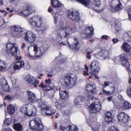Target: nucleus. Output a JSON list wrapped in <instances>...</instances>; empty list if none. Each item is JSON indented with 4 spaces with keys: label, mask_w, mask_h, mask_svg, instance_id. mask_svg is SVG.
<instances>
[{
    "label": "nucleus",
    "mask_w": 131,
    "mask_h": 131,
    "mask_svg": "<svg viewBox=\"0 0 131 131\" xmlns=\"http://www.w3.org/2000/svg\"><path fill=\"white\" fill-rule=\"evenodd\" d=\"M128 15L129 18H131V8L128 12Z\"/></svg>",
    "instance_id": "62"
},
{
    "label": "nucleus",
    "mask_w": 131,
    "mask_h": 131,
    "mask_svg": "<svg viewBox=\"0 0 131 131\" xmlns=\"http://www.w3.org/2000/svg\"><path fill=\"white\" fill-rule=\"evenodd\" d=\"M29 112L30 113L29 115H27L28 116H35L36 113V110L35 107L32 105H29L28 107L27 112Z\"/></svg>",
    "instance_id": "25"
},
{
    "label": "nucleus",
    "mask_w": 131,
    "mask_h": 131,
    "mask_svg": "<svg viewBox=\"0 0 131 131\" xmlns=\"http://www.w3.org/2000/svg\"><path fill=\"white\" fill-rule=\"evenodd\" d=\"M91 113H95L98 112L101 108V105L99 101L98 100H95L89 108Z\"/></svg>",
    "instance_id": "4"
},
{
    "label": "nucleus",
    "mask_w": 131,
    "mask_h": 131,
    "mask_svg": "<svg viewBox=\"0 0 131 131\" xmlns=\"http://www.w3.org/2000/svg\"><path fill=\"white\" fill-rule=\"evenodd\" d=\"M60 28L64 30V32L63 33V37L66 38L71 35L73 32L76 30V28L74 27L72 29L66 26H62L60 27Z\"/></svg>",
    "instance_id": "12"
},
{
    "label": "nucleus",
    "mask_w": 131,
    "mask_h": 131,
    "mask_svg": "<svg viewBox=\"0 0 131 131\" xmlns=\"http://www.w3.org/2000/svg\"><path fill=\"white\" fill-rule=\"evenodd\" d=\"M121 48H122L124 51L126 52H129L130 49V46L126 42H124Z\"/></svg>",
    "instance_id": "34"
},
{
    "label": "nucleus",
    "mask_w": 131,
    "mask_h": 131,
    "mask_svg": "<svg viewBox=\"0 0 131 131\" xmlns=\"http://www.w3.org/2000/svg\"><path fill=\"white\" fill-rule=\"evenodd\" d=\"M27 93L28 96V100L30 102L33 103L38 101L35 93L29 91H28Z\"/></svg>",
    "instance_id": "20"
},
{
    "label": "nucleus",
    "mask_w": 131,
    "mask_h": 131,
    "mask_svg": "<svg viewBox=\"0 0 131 131\" xmlns=\"http://www.w3.org/2000/svg\"><path fill=\"white\" fill-rule=\"evenodd\" d=\"M36 17H37L38 18H40V21H41V24H42V19L41 17H40L39 16H38V15H35L33 17L31 18L29 20V22L30 23H31L32 24V23H34L35 24V27H36V29L37 28H38V26H37V25H36V21H35V20H34V18H35ZM39 21H37V23H39Z\"/></svg>",
    "instance_id": "30"
},
{
    "label": "nucleus",
    "mask_w": 131,
    "mask_h": 131,
    "mask_svg": "<svg viewBox=\"0 0 131 131\" xmlns=\"http://www.w3.org/2000/svg\"><path fill=\"white\" fill-rule=\"evenodd\" d=\"M0 88L1 90L4 91L8 92L9 91L10 88L8 84L0 86Z\"/></svg>",
    "instance_id": "38"
},
{
    "label": "nucleus",
    "mask_w": 131,
    "mask_h": 131,
    "mask_svg": "<svg viewBox=\"0 0 131 131\" xmlns=\"http://www.w3.org/2000/svg\"><path fill=\"white\" fill-rule=\"evenodd\" d=\"M67 59L64 58H63L60 60V62L62 63H65L66 62Z\"/></svg>",
    "instance_id": "58"
},
{
    "label": "nucleus",
    "mask_w": 131,
    "mask_h": 131,
    "mask_svg": "<svg viewBox=\"0 0 131 131\" xmlns=\"http://www.w3.org/2000/svg\"><path fill=\"white\" fill-rule=\"evenodd\" d=\"M14 129L17 131H23V127L21 125L20 123L14 124L13 126Z\"/></svg>",
    "instance_id": "31"
},
{
    "label": "nucleus",
    "mask_w": 131,
    "mask_h": 131,
    "mask_svg": "<svg viewBox=\"0 0 131 131\" xmlns=\"http://www.w3.org/2000/svg\"><path fill=\"white\" fill-rule=\"evenodd\" d=\"M68 93L66 91H60L59 94L61 98L63 100V101L62 103L61 104H58L57 107L60 108H62L64 106L63 104L64 101V100L67 98L68 95Z\"/></svg>",
    "instance_id": "18"
},
{
    "label": "nucleus",
    "mask_w": 131,
    "mask_h": 131,
    "mask_svg": "<svg viewBox=\"0 0 131 131\" xmlns=\"http://www.w3.org/2000/svg\"><path fill=\"white\" fill-rule=\"evenodd\" d=\"M111 89L112 90L111 91H106L104 89V88H102L103 89V92L105 94L108 95H110V94H112L113 93L114 91V90L115 89V88L114 87H112V86H111Z\"/></svg>",
    "instance_id": "39"
},
{
    "label": "nucleus",
    "mask_w": 131,
    "mask_h": 131,
    "mask_svg": "<svg viewBox=\"0 0 131 131\" xmlns=\"http://www.w3.org/2000/svg\"><path fill=\"white\" fill-rule=\"evenodd\" d=\"M6 80L4 79H2L1 80L0 83V87L7 84Z\"/></svg>",
    "instance_id": "45"
},
{
    "label": "nucleus",
    "mask_w": 131,
    "mask_h": 131,
    "mask_svg": "<svg viewBox=\"0 0 131 131\" xmlns=\"http://www.w3.org/2000/svg\"><path fill=\"white\" fill-rule=\"evenodd\" d=\"M35 9L34 7L30 6L27 7L26 9L23 11L19 10L17 12L19 15L24 17H27L29 14L35 12Z\"/></svg>",
    "instance_id": "8"
},
{
    "label": "nucleus",
    "mask_w": 131,
    "mask_h": 131,
    "mask_svg": "<svg viewBox=\"0 0 131 131\" xmlns=\"http://www.w3.org/2000/svg\"><path fill=\"white\" fill-rule=\"evenodd\" d=\"M76 0L77 2L89 8H90V7L92 8L94 7H99L101 5L100 0H94L93 3L90 2V0Z\"/></svg>",
    "instance_id": "1"
},
{
    "label": "nucleus",
    "mask_w": 131,
    "mask_h": 131,
    "mask_svg": "<svg viewBox=\"0 0 131 131\" xmlns=\"http://www.w3.org/2000/svg\"><path fill=\"white\" fill-rule=\"evenodd\" d=\"M127 92L128 95L131 98V85L128 88Z\"/></svg>",
    "instance_id": "47"
},
{
    "label": "nucleus",
    "mask_w": 131,
    "mask_h": 131,
    "mask_svg": "<svg viewBox=\"0 0 131 131\" xmlns=\"http://www.w3.org/2000/svg\"><path fill=\"white\" fill-rule=\"evenodd\" d=\"M6 67V63L3 61L0 60V71L4 70Z\"/></svg>",
    "instance_id": "35"
},
{
    "label": "nucleus",
    "mask_w": 131,
    "mask_h": 131,
    "mask_svg": "<svg viewBox=\"0 0 131 131\" xmlns=\"http://www.w3.org/2000/svg\"><path fill=\"white\" fill-rule=\"evenodd\" d=\"M68 17L71 20L78 21L80 19V15L79 12L76 10H69L67 12Z\"/></svg>",
    "instance_id": "5"
},
{
    "label": "nucleus",
    "mask_w": 131,
    "mask_h": 131,
    "mask_svg": "<svg viewBox=\"0 0 131 131\" xmlns=\"http://www.w3.org/2000/svg\"><path fill=\"white\" fill-rule=\"evenodd\" d=\"M54 86V84L53 83L50 82L46 86L47 90H49L53 88Z\"/></svg>",
    "instance_id": "41"
},
{
    "label": "nucleus",
    "mask_w": 131,
    "mask_h": 131,
    "mask_svg": "<svg viewBox=\"0 0 131 131\" xmlns=\"http://www.w3.org/2000/svg\"><path fill=\"white\" fill-rule=\"evenodd\" d=\"M6 48L7 52L13 56L16 55L18 50L17 45L15 43H8L6 46Z\"/></svg>",
    "instance_id": "6"
},
{
    "label": "nucleus",
    "mask_w": 131,
    "mask_h": 131,
    "mask_svg": "<svg viewBox=\"0 0 131 131\" xmlns=\"http://www.w3.org/2000/svg\"><path fill=\"white\" fill-rule=\"evenodd\" d=\"M46 48L43 45L41 46L39 48V49H38V53L39 54V56L42 55L45 52L46 50Z\"/></svg>",
    "instance_id": "33"
},
{
    "label": "nucleus",
    "mask_w": 131,
    "mask_h": 131,
    "mask_svg": "<svg viewBox=\"0 0 131 131\" xmlns=\"http://www.w3.org/2000/svg\"><path fill=\"white\" fill-rule=\"evenodd\" d=\"M102 38L103 39L107 40V36L106 35H103L102 36Z\"/></svg>",
    "instance_id": "61"
},
{
    "label": "nucleus",
    "mask_w": 131,
    "mask_h": 131,
    "mask_svg": "<svg viewBox=\"0 0 131 131\" xmlns=\"http://www.w3.org/2000/svg\"><path fill=\"white\" fill-rule=\"evenodd\" d=\"M24 39L28 43L32 44L36 39L35 34L31 31H28L25 33Z\"/></svg>",
    "instance_id": "7"
},
{
    "label": "nucleus",
    "mask_w": 131,
    "mask_h": 131,
    "mask_svg": "<svg viewBox=\"0 0 131 131\" xmlns=\"http://www.w3.org/2000/svg\"><path fill=\"white\" fill-rule=\"evenodd\" d=\"M110 131H119L117 128L114 126L111 127L110 129Z\"/></svg>",
    "instance_id": "49"
},
{
    "label": "nucleus",
    "mask_w": 131,
    "mask_h": 131,
    "mask_svg": "<svg viewBox=\"0 0 131 131\" xmlns=\"http://www.w3.org/2000/svg\"><path fill=\"white\" fill-rule=\"evenodd\" d=\"M29 105H24L20 108V111L25 114L27 115H29L30 113L29 112H27L28 107Z\"/></svg>",
    "instance_id": "28"
},
{
    "label": "nucleus",
    "mask_w": 131,
    "mask_h": 131,
    "mask_svg": "<svg viewBox=\"0 0 131 131\" xmlns=\"http://www.w3.org/2000/svg\"><path fill=\"white\" fill-rule=\"evenodd\" d=\"M53 16L54 18V23L55 24H56L57 23L58 19V17L56 16L55 14H54Z\"/></svg>",
    "instance_id": "52"
},
{
    "label": "nucleus",
    "mask_w": 131,
    "mask_h": 131,
    "mask_svg": "<svg viewBox=\"0 0 131 131\" xmlns=\"http://www.w3.org/2000/svg\"><path fill=\"white\" fill-rule=\"evenodd\" d=\"M93 131H99V127L97 126L96 127H93L92 128Z\"/></svg>",
    "instance_id": "55"
},
{
    "label": "nucleus",
    "mask_w": 131,
    "mask_h": 131,
    "mask_svg": "<svg viewBox=\"0 0 131 131\" xmlns=\"http://www.w3.org/2000/svg\"><path fill=\"white\" fill-rule=\"evenodd\" d=\"M86 51H87L86 57L87 58L90 59L91 58L90 54L92 53V50H90L88 49H86Z\"/></svg>",
    "instance_id": "44"
},
{
    "label": "nucleus",
    "mask_w": 131,
    "mask_h": 131,
    "mask_svg": "<svg viewBox=\"0 0 131 131\" xmlns=\"http://www.w3.org/2000/svg\"><path fill=\"white\" fill-rule=\"evenodd\" d=\"M67 131H78L77 127L74 126H69L67 127Z\"/></svg>",
    "instance_id": "37"
},
{
    "label": "nucleus",
    "mask_w": 131,
    "mask_h": 131,
    "mask_svg": "<svg viewBox=\"0 0 131 131\" xmlns=\"http://www.w3.org/2000/svg\"><path fill=\"white\" fill-rule=\"evenodd\" d=\"M11 81L13 84H15L16 82V79L15 78H13Z\"/></svg>",
    "instance_id": "57"
},
{
    "label": "nucleus",
    "mask_w": 131,
    "mask_h": 131,
    "mask_svg": "<svg viewBox=\"0 0 131 131\" xmlns=\"http://www.w3.org/2000/svg\"><path fill=\"white\" fill-rule=\"evenodd\" d=\"M50 82L51 80L50 78H48V79H46L45 80V82L46 83L45 85H48V84Z\"/></svg>",
    "instance_id": "53"
},
{
    "label": "nucleus",
    "mask_w": 131,
    "mask_h": 131,
    "mask_svg": "<svg viewBox=\"0 0 131 131\" xmlns=\"http://www.w3.org/2000/svg\"><path fill=\"white\" fill-rule=\"evenodd\" d=\"M122 108L125 110H128L131 108V104L128 101L124 100L123 102Z\"/></svg>",
    "instance_id": "29"
},
{
    "label": "nucleus",
    "mask_w": 131,
    "mask_h": 131,
    "mask_svg": "<svg viewBox=\"0 0 131 131\" xmlns=\"http://www.w3.org/2000/svg\"><path fill=\"white\" fill-rule=\"evenodd\" d=\"M118 121L122 123H125L127 122L128 119V116L123 112H121L117 116Z\"/></svg>",
    "instance_id": "15"
},
{
    "label": "nucleus",
    "mask_w": 131,
    "mask_h": 131,
    "mask_svg": "<svg viewBox=\"0 0 131 131\" xmlns=\"http://www.w3.org/2000/svg\"><path fill=\"white\" fill-rule=\"evenodd\" d=\"M3 131H12V130L10 128H7L4 129Z\"/></svg>",
    "instance_id": "64"
},
{
    "label": "nucleus",
    "mask_w": 131,
    "mask_h": 131,
    "mask_svg": "<svg viewBox=\"0 0 131 131\" xmlns=\"http://www.w3.org/2000/svg\"><path fill=\"white\" fill-rule=\"evenodd\" d=\"M11 31L12 35L16 37H22L24 33V29L16 25L12 27Z\"/></svg>",
    "instance_id": "3"
},
{
    "label": "nucleus",
    "mask_w": 131,
    "mask_h": 131,
    "mask_svg": "<svg viewBox=\"0 0 131 131\" xmlns=\"http://www.w3.org/2000/svg\"><path fill=\"white\" fill-rule=\"evenodd\" d=\"M8 113L10 114H12L15 111L14 106L12 104H9L7 107Z\"/></svg>",
    "instance_id": "32"
},
{
    "label": "nucleus",
    "mask_w": 131,
    "mask_h": 131,
    "mask_svg": "<svg viewBox=\"0 0 131 131\" xmlns=\"http://www.w3.org/2000/svg\"><path fill=\"white\" fill-rule=\"evenodd\" d=\"M86 89L89 96H91L93 93H94L96 91L95 86L94 85H91L89 83L87 84Z\"/></svg>",
    "instance_id": "17"
},
{
    "label": "nucleus",
    "mask_w": 131,
    "mask_h": 131,
    "mask_svg": "<svg viewBox=\"0 0 131 131\" xmlns=\"http://www.w3.org/2000/svg\"><path fill=\"white\" fill-rule=\"evenodd\" d=\"M76 81V78L71 75H68L65 77L64 83L67 85H74Z\"/></svg>",
    "instance_id": "13"
},
{
    "label": "nucleus",
    "mask_w": 131,
    "mask_h": 131,
    "mask_svg": "<svg viewBox=\"0 0 131 131\" xmlns=\"http://www.w3.org/2000/svg\"><path fill=\"white\" fill-rule=\"evenodd\" d=\"M39 106L42 112H44L46 115L51 116L54 114L56 111V110L52 107L47 106L43 103H39Z\"/></svg>",
    "instance_id": "2"
},
{
    "label": "nucleus",
    "mask_w": 131,
    "mask_h": 131,
    "mask_svg": "<svg viewBox=\"0 0 131 131\" xmlns=\"http://www.w3.org/2000/svg\"><path fill=\"white\" fill-rule=\"evenodd\" d=\"M70 111L69 110L67 109L65 110H63L62 111V113L64 116L68 115L69 114Z\"/></svg>",
    "instance_id": "46"
},
{
    "label": "nucleus",
    "mask_w": 131,
    "mask_h": 131,
    "mask_svg": "<svg viewBox=\"0 0 131 131\" xmlns=\"http://www.w3.org/2000/svg\"><path fill=\"white\" fill-rule=\"evenodd\" d=\"M38 52V46L37 45H35L34 46V50L32 51H30L29 53L27 54V55L29 58L33 59L36 55L39 56Z\"/></svg>",
    "instance_id": "19"
},
{
    "label": "nucleus",
    "mask_w": 131,
    "mask_h": 131,
    "mask_svg": "<svg viewBox=\"0 0 131 131\" xmlns=\"http://www.w3.org/2000/svg\"><path fill=\"white\" fill-rule=\"evenodd\" d=\"M65 129V127L63 126L62 125H61L60 126V129L62 130H64Z\"/></svg>",
    "instance_id": "63"
},
{
    "label": "nucleus",
    "mask_w": 131,
    "mask_h": 131,
    "mask_svg": "<svg viewBox=\"0 0 131 131\" xmlns=\"http://www.w3.org/2000/svg\"><path fill=\"white\" fill-rule=\"evenodd\" d=\"M85 101V98L82 96H77L74 100V104L77 106L81 105Z\"/></svg>",
    "instance_id": "21"
},
{
    "label": "nucleus",
    "mask_w": 131,
    "mask_h": 131,
    "mask_svg": "<svg viewBox=\"0 0 131 131\" xmlns=\"http://www.w3.org/2000/svg\"><path fill=\"white\" fill-rule=\"evenodd\" d=\"M88 70L87 71V70H86L85 71H84V74L85 75H89V73H88Z\"/></svg>",
    "instance_id": "60"
},
{
    "label": "nucleus",
    "mask_w": 131,
    "mask_h": 131,
    "mask_svg": "<svg viewBox=\"0 0 131 131\" xmlns=\"http://www.w3.org/2000/svg\"><path fill=\"white\" fill-rule=\"evenodd\" d=\"M62 29H61L60 28V29L58 30L57 31V37H58L60 38H62V37H63V34H62Z\"/></svg>",
    "instance_id": "43"
},
{
    "label": "nucleus",
    "mask_w": 131,
    "mask_h": 131,
    "mask_svg": "<svg viewBox=\"0 0 131 131\" xmlns=\"http://www.w3.org/2000/svg\"><path fill=\"white\" fill-rule=\"evenodd\" d=\"M112 83L111 82H108L107 81H105L104 83V85L103 86V88H106V86H109V84H112Z\"/></svg>",
    "instance_id": "50"
},
{
    "label": "nucleus",
    "mask_w": 131,
    "mask_h": 131,
    "mask_svg": "<svg viewBox=\"0 0 131 131\" xmlns=\"http://www.w3.org/2000/svg\"><path fill=\"white\" fill-rule=\"evenodd\" d=\"M101 56L104 58H106L108 55V52L107 51H101Z\"/></svg>",
    "instance_id": "40"
},
{
    "label": "nucleus",
    "mask_w": 131,
    "mask_h": 131,
    "mask_svg": "<svg viewBox=\"0 0 131 131\" xmlns=\"http://www.w3.org/2000/svg\"><path fill=\"white\" fill-rule=\"evenodd\" d=\"M115 30L117 31L120 30L121 29V25L120 24H115Z\"/></svg>",
    "instance_id": "48"
},
{
    "label": "nucleus",
    "mask_w": 131,
    "mask_h": 131,
    "mask_svg": "<svg viewBox=\"0 0 131 131\" xmlns=\"http://www.w3.org/2000/svg\"><path fill=\"white\" fill-rule=\"evenodd\" d=\"M46 85L45 84L44 85V84L42 83H41V84L39 85V86L42 88L43 89L45 90H47V88H46Z\"/></svg>",
    "instance_id": "51"
},
{
    "label": "nucleus",
    "mask_w": 131,
    "mask_h": 131,
    "mask_svg": "<svg viewBox=\"0 0 131 131\" xmlns=\"http://www.w3.org/2000/svg\"><path fill=\"white\" fill-rule=\"evenodd\" d=\"M35 123L34 126L32 128V129L34 131H42L44 128L42 125L41 124V121L39 118H36L34 121Z\"/></svg>",
    "instance_id": "11"
},
{
    "label": "nucleus",
    "mask_w": 131,
    "mask_h": 131,
    "mask_svg": "<svg viewBox=\"0 0 131 131\" xmlns=\"http://www.w3.org/2000/svg\"><path fill=\"white\" fill-rule=\"evenodd\" d=\"M12 122V120L10 118H7L4 122V124L7 126L9 125Z\"/></svg>",
    "instance_id": "42"
},
{
    "label": "nucleus",
    "mask_w": 131,
    "mask_h": 131,
    "mask_svg": "<svg viewBox=\"0 0 131 131\" xmlns=\"http://www.w3.org/2000/svg\"><path fill=\"white\" fill-rule=\"evenodd\" d=\"M52 6L57 9H59L62 5V4L57 0H51Z\"/></svg>",
    "instance_id": "26"
},
{
    "label": "nucleus",
    "mask_w": 131,
    "mask_h": 131,
    "mask_svg": "<svg viewBox=\"0 0 131 131\" xmlns=\"http://www.w3.org/2000/svg\"><path fill=\"white\" fill-rule=\"evenodd\" d=\"M26 47V45L25 43H23L21 45V48L22 49H24Z\"/></svg>",
    "instance_id": "59"
},
{
    "label": "nucleus",
    "mask_w": 131,
    "mask_h": 131,
    "mask_svg": "<svg viewBox=\"0 0 131 131\" xmlns=\"http://www.w3.org/2000/svg\"><path fill=\"white\" fill-rule=\"evenodd\" d=\"M120 61L122 66L126 67L127 70L128 71L130 70V64L125 53H122L119 56Z\"/></svg>",
    "instance_id": "9"
},
{
    "label": "nucleus",
    "mask_w": 131,
    "mask_h": 131,
    "mask_svg": "<svg viewBox=\"0 0 131 131\" xmlns=\"http://www.w3.org/2000/svg\"><path fill=\"white\" fill-rule=\"evenodd\" d=\"M74 38L75 41H76V42L74 45H72V49L75 50H78L79 49L80 45L79 44V42L77 41V39L75 38Z\"/></svg>",
    "instance_id": "36"
},
{
    "label": "nucleus",
    "mask_w": 131,
    "mask_h": 131,
    "mask_svg": "<svg viewBox=\"0 0 131 131\" xmlns=\"http://www.w3.org/2000/svg\"><path fill=\"white\" fill-rule=\"evenodd\" d=\"M92 70L94 72H96L99 70V67H98V63L95 60H94L91 62L90 65Z\"/></svg>",
    "instance_id": "22"
},
{
    "label": "nucleus",
    "mask_w": 131,
    "mask_h": 131,
    "mask_svg": "<svg viewBox=\"0 0 131 131\" xmlns=\"http://www.w3.org/2000/svg\"><path fill=\"white\" fill-rule=\"evenodd\" d=\"M111 3L112 5L110 9L112 12H117L122 8V6L118 0H112Z\"/></svg>",
    "instance_id": "10"
},
{
    "label": "nucleus",
    "mask_w": 131,
    "mask_h": 131,
    "mask_svg": "<svg viewBox=\"0 0 131 131\" xmlns=\"http://www.w3.org/2000/svg\"><path fill=\"white\" fill-rule=\"evenodd\" d=\"M105 121L108 123H111L112 122L113 119L112 115L111 112H106L105 114Z\"/></svg>",
    "instance_id": "27"
},
{
    "label": "nucleus",
    "mask_w": 131,
    "mask_h": 131,
    "mask_svg": "<svg viewBox=\"0 0 131 131\" xmlns=\"http://www.w3.org/2000/svg\"><path fill=\"white\" fill-rule=\"evenodd\" d=\"M14 64L13 67L14 69L15 70H19L23 67L24 63L23 61H20L14 62Z\"/></svg>",
    "instance_id": "24"
},
{
    "label": "nucleus",
    "mask_w": 131,
    "mask_h": 131,
    "mask_svg": "<svg viewBox=\"0 0 131 131\" xmlns=\"http://www.w3.org/2000/svg\"><path fill=\"white\" fill-rule=\"evenodd\" d=\"M112 41L114 43H116V42H118L119 41V40L117 39L113 38L112 39Z\"/></svg>",
    "instance_id": "56"
},
{
    "label": "nucleus",
    "mask_w": 131,
    "mask_h": 131,
    "mask_svg": "<svg viewBox=\"0 0 131 131\" xmlns=\"http://www.w3.org/2000/svg\"><path fill=\"white\" fill-rule=\"evenodd\" d=\"M34 20H35V21H39V23H36V25L38 26L37 28L36 29L38 31H41L42 32L44 31L45 30H47L48 28V26L46 25H43L42 26H41V22L40 21V18H38L37 17H36L35 18H34Z\"/></svg>",
    "instance_id": "16"
},
{
    "label": "nucleus",
    "mask_w": 131,
    "mask_h": 131,
    "mask_svg": "<svg viewBox=\"0 0 131 131\" xmlns=\"http://www.w3.org/2000/svg\"><path fill=\"white\" fill-rule=\"evenodd\" d=\"M26 81L29 84L34 85L35 87H36L39 83V81L35 80V78L32 76L28 78Z\"/></svg>",
    "instance_id": "23"
},
{
    "label": "nucleus",
    "mask_w": 131,
    "mask_h": 131,
    "mask_svg": "<svg viewBox=\"0 0 131 131\" xmlns=\"http://www.w3.org/2000/svg\"><path fill=\"white\" fill-rule=\"evenodd\" d=\"M82 33L85 35V38L91 37L94 33L93 28L91 26H89L85 28L82 32Z\"/></svg>",
    "instance_id": "14"
},
{
    "label": "nucleus",
    "mask_w": 131,
    "mask_h": 131,
    "mask_svg": "<svg viewBox=\"0 0 131 131\" xmlns=\"http://www.w3.org/2000/svg\"><path fill=\"white\" fill-rule=\"evenodd\" d=\"M5 99V100L7 99L9 101H11V100H13V99L9 96H6Z\"/></svg>",
    "instance_id": "54"
}]
</instances>
